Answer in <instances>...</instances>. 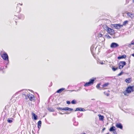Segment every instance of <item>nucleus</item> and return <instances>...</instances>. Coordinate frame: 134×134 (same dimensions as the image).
<instances>
[{"instance_id":"f257e3e1","label":"nucleus","mask_w":134,"mask_h":134,"mask_svg":"<svg viewBox=\"0 0 134 134\" xmlns=\"http://www.w3.org/2000/svg\"><path fill=\"white\" fill-rule=\"evenodd\" d=\"M1 57L3 59L6 61V62L5 63L6 64V65H8L9 63V57L7 53L5 52L1 55Z\"/></svg>"},{"instance_id":"f03ea898","label":"nucleus","mask_w":134,"mask_h":134,"mask_svg":"<svg viewBox=\"0 0 134 134\" xmlns=\"http://www.w3.org/2000/svg\"><path fill=\"white\" fill-rule=\"evenodd\" d=\"M122 26V25L120 24H111L110 25V27L112 28H115L118 29H120Z\"/></svg>"},{"instance_id":"7ed1b4c3","label":"nucleus","mask_w":134,"mask_h":134,"mask_svg":"<svg viewBox=\"0 0 134 134\" xmlns=\"http://www.w3.org/2000/svg\"><path fill=\"white\" fill-rule=\"evenodd\" d=\"M134 86H128L126 88V91L128 93H130L134 91Z\"/></svg>"},{"instance_id":"20e7f679","label":"nucleus","mask_w":134,"mask_h":134,"mask_svg":"<svg viewBox=\"0 0 134 134\" xmlns=\"http://www.w3.org/2000/svg\"><path fill=\"white\" fill-rule=\"evenodd\" d=\"M126 63L125 61H120L119 65V68L120 69H122L124 66L126 65Z\"/></svg>"},{"instance_id":"39448f33","label":"nucleus","mask_w":134,"mask_h":134,"mask_svg":"<svg viewBox=\"0 0 134 134\" xmlns=\"http://www.w3.org/2000/svg\"><path fill=\"white\" fill-rule=\"evenodd\" d=\"M119 46V44L115 42H112L111 43L110 45V47L111 48H116Z\"/></svg>"},{"instance_id":"423d86ee","label":"nucleus","mask_w":134,"mask_h":134,"mask_svg":"<svg viewBox=\"0 0 134 134\" xmlns=\"http://www.w3.org/2000/svg\"><path fill=\"white\" fill-rule=\"evenodd\" d=\"M107 31L109 34L111 35H113L115 34L114 30L109 27L108 28Z\"/></svg>"},{"instance_id":"0eeeda50","label":"nucleus","mask_w":134,"mask_h":134,"mask_svg":"<svg viewBox=\"0 0 134 134\" xmlns=\"http://www.w3.org/2000/svg\"><path fill=\"white\" fill-rule=\"evenodd\" d=\"M116 127L118 128L122 129H123V126L122 124L119 122L116 123L115 125Z\"/></svg>"},{"instance_id":"6e6552de","label":"nucleus","mask_w":134,"mask_h":134,"mask_svg":"<svg viewBox=\"0 0 134 134\" xmlns=\"http://www.w3.org/2000/svg\"><path fill=\"white\" fill-rule=\"evenodd\" d=\"M86 110H85L84 108L81 107H78L76 108V109L75 110V111H84Z\"/></svg>"},{"instance_id":"1a4fd4ad","label":"nucleus","mask_w":134,"mask_h":134,"mask_svg":"<svg viewBox=\"0 0 134 134\" xmlns=\"http://www.w3.org/2000/svg\"><path fill=\"white\" fill-rule=\"evenodd\" d=\"M32 118L34 120H36L38 119V116L33 112H32Z\"/></svg>"},{"instance_id":"9d476101","label":"nucleus","mask_w":134,"mask_h":134,"mask_svg":"<svg viewBox=\"0 0 134 134\" xmlns=\"http://www.w3.org/2000/svg\"><path fill=\"white\" fill-rule=\"evenodd\" d=\"M96 80V77H93L90 80L89 82L91 85H92L94 84V81Z\"/></svg>"},{"instance_id":"9b49d317","label":"nucleus","mask_w":134,"mask_h":134,"mask_svg":"<svg viewBox=\"0 0 134 134\" xmlns=\"http://www.w3.org/2000/svg\"><path fill=\"white\" fill-rule=\"evenodd\" d=\"M63 110L64 111H73V109L72 108H69L68 107H65L63 108Z\"/></svg>"},{"instance_id":"f8f14e48","label":"nucleus","mask_w":134,"mask_h":134,"mask_svg":"<svg viewBox=\"0 0 134 134\" xmlns=\"http://www.w3.org/2000/svg\"><path fill=\"white\" fill-rule=\"evenodd\" d=\"M126 57V56L125 54H124L123 55L119 56L117 57V58L118 59H122L125 58Z\"/></svg>"},{"instance_id":"ddd939ff","label":"nucleus","mask_w":134,"mask_h":134,"mask_svg":"<svg viewBox=\"0 0 134 134\" xmlns=\"http://www.w3.org/2000/svg\"><path fill=\"white\" fill-rule=\"evenodd\" d=\"M132 79L131 78H129L125 79V81L127 83H130L132 81Z\"/></svg>"},{"instance_id":"4468645a","label":"nucleus","mask_w":134,"mask_h":134,"mask_svg":"<svg viewBox=\"0 0 134 134\" xmlns=\"http://www.w3.org/2000/svg\"><path fill=\"white\" fill-rule=\"evenodd\" d=\"M94 48V44L92 45L91 47L90 48V50L91 53L92 55L94 54V52H93V50Z\"/></svg>"},{"instance_id":"2eb2a0df","label":"nucleus","mask_w":134,"mask_h":134,"mask_svg":"<svg viewBox=\"0 0 134 134\" xmlns=\"http://www.w3.org/2000/svg\"><path fill=\"white\" fill-rule=\"evenodd\" d=\"M25 18V16L24 15L22 14H20L18 16V18L19 19H21L22 20H23Z\"/></svg>"},{"instance_id":"dca6fc26","label":"nucleus","mask_w":134,"mask_h":134,"mask_svg":"<svg viewBox=\"0 0 134 134\" xmlns=\"http://www.w3.org/2000/svg\"><path fill=\"white\" fill-rule=\"evenodd\" d=\"M65 90V88H61L59 90H58L56 92L58 93H60L62 92L63 90Z\"/></svg>"},{"instance_id":"f3484780","label":"nucleus","mask_w":134,"mask_h":134,"mask_svg":"<svg viewBox=\"0 0 134 134\" xmlns=\"http://www.w3.org/2000/svg\"><path fill=\"white\" fill-rule=\"evenodd\" d=\"M116 129L115 127L113 126L112 127H110V128L109 129V131L110 132H113L114 131H115L116 130Z\"/></svg>"},{"instance_id":"a211bd4d","label":"nucleus","mask_w":134,"mask_h":134,"mask_svg":"<svg viewBox=\"0 0 134 134\" xmlns=\"http://www.w3.org/2000/svg\"><path fill=\"white\" fill-rule=\"evenodd\" d=\"M127 14L128 16L130 17L131 18H132L133 16V14H132L131 13L129 12L127 13Z\"/></svg>"},{"instance_id":"6ab92c4d","label":"nucleus","mask_w":134,"mask_h":134,"mask_svg":"<svg viewBox=\"0 0 134 134\" xmlns=\"http://www.w3.org/2000/svg\"><path fill=\"white\" fill-rule=\"evenodd\" d=\"M29 98L30 100L31 101H32L33 100V98L34 97L33 95L31 94L30 95V94H29V96H27Z\"/></svg>"},{"instance_id":"aec40b11","label":"nucleus","mask_w":134,"mask_h":134,"mask_svg":"<svg viewBox=\"0 0 134 134\" xmlns=\"http://www.w3.org/2000/svg\"><path fill=\"white\" fill-rule=\"evenodd\" d=\"M13 118H9L7 119V121L9 123H12L13 122Z\"/></svg>"},{"instance_id":"412c9836","label":"nucleus","mask_w":134,"mask_h":134,"mask_svg":"<svg viewBox=\"0 0 134 134\" xmlns=\"http://www.w3.org/2000/svg\"><path fill=\"white\" fill-rule=\"evenodd\" d=\"M47 109L50 112H54L55 111L54 110L52 107H48Z\"/></svg>"},{"instance_id":"4be33fe9","label":"nucleus","mask_w":134,"mask_h":134,"mask_svg":"<svg viewBox=\"0 0 134 134\" xmlns=\"http://www.w3.org/2000/svg\"><path fill=\"white\" fill-rule=\"evenodd\" d=\"M99 115H98L99 117V120H100L103 121L104 119V116L103 115H101L100 114H99Z\"/></svg>"},{"instance_id":"5701e85b","label":"nucleus","mask_w":134,"mask_h":134,"mask_svg":"<svg viewBox=\"0 0 134 134\" xmlns=\"http://www.w3.org/2000/svg\"><path fill=\"white\" fill-rule=\"evenodd\" d=\"M103 27L104 28V29L105 30H106L107 31V30L108 29V28H109V27H108L106 25H104L103 26Z\"/></svg>"},{"instance_id":"b1692460","label":"nucleus","mask_w":134,"mask_h":134,"mask_svg":"<svg viewBox=\"0 0 134 134\" xmlns=\"http://www.w3.org/2000/svg\"><path fill=\"white\" fill-rule=\"evenodd\" d=\"M91 85L90 84L89 81L87 82H86L85 83V84L84 85V86L85 87Z\"/></svg>"},{"instance_id":"393cba45","label":"nucleus","mask_w":134,"mask_h":134,"mask_svg":"<svg viewBox=\"0 0 134 134\" xmlns=\"http://www.w3.org/2000/svg\"><path fill=\"white\" fill-rule=\"evenodd\" d=\"M111 68H112V70L113 71H116L118 69V67L115 68V66H112Z\"/></svg>"},{"instance_id":"a878e982","label":"nucleus","mask_w":134,"mask_h":134,"mask_svg":"<svg viewBox=\"0 0 134 134\" xmlns=\"http://www.w3.org/2000/svg\"><path fill=\"white\" fill-rule=\"evenodd\" d=\"M109 85V83L108 82L105 83H104L102 85V86L103 87H104L107 86L108 85Z\"/></svg>"},{"instance_id":"bb28decb","label":"nucleus","mask_w":134,"mask_h":134,"mask_svg":"<svg viewBox=\"0 0 134 134\" xmlns=\"http://www.w3.org/2000/svg\"><path fill=\"white\" fill-rule=\"evenodd\" d=\"M77 117L78 118H79L81 117L82 116V113L80 114V112H79L77 113Z\"/></svg>"},{"instance_id":"cd10ccee","label":"nucleus","mask_w":134,"mask_h":134,"mask_svg":"<svg viewBox=\"0 0 134 134\" xmlns=\"http://www.w3.org/2000/svg\"><path fill=\"white\" fill-rule=\"evenodd\" d=\"M23 97H24L25 96V99H27V96H28V94L27 93H26V94H23Z\"/></svg>"},{"instance_id":"c85d7f7f","label":"nucleus","mask_w":134,"mask_h":134,"mask_svg":"<svg viewBox=\"0 0 134 134\" xmlns=\"http://www.w3.org/2000/svg\"><path fill=\"white\" fill-rule=\"evenodd\" d=\"M71 103L72 104H75L76 103V101L75 100H73L71 102Z\"/></svg>"},{"instance_id":"c756f323","label":"nucleus","mask_w":134,"mask_h":134,"mask_svg":"<svg viewBox=\"0 0 134 134\" xmlns=\"http://www.w3.org/2000/svg\"><path fill=\"white\" fill-rule=\"evenodd\" d=\"M100 85L101 84L100 83H99L97 85V86H96V87L97 89H99Z\"/></svg>"},{"instance_id":"7c9ffc66","label":"nucleus","mask_w":134,"mask_h":134,"mask_svg":"<svg viewBox=\"0 0 134 134\" xmlns=\"http://www.w3.org/2000/svg\"><path fill=\"white\" fill-rule=\"evenodd\" d=\"M17 9H19V10H17V11L18 12H20L21 11V8L17 6L16 7Z\"/></svg>"},{"instance_id":"2f4dec72","label":"nucleus","mask_w":134,"mask_h":134,"mask_svg":"<svg viewBox=\"0 0 134 134\" xmlns=\"http://www.w3.org/2000/svg\"><path fill=\"white\" fill-rule=\"evenodd\" d=\"M128 22V21L127 20H126L124 21L123 23V24L122 25V26L123 25H125L126 24H127Z\"/></svg>"},{"instance_id":"473e14b6","label":"nucleus","mask_w":134,"mask_h":134,"mask_svg":"<svg viewBox=\"0 0 134 134\" xmlns=\"http://www.w3.org/2000/svg\"><path fill=\"white\" fill-rule=\"evenodd\" d=\"M78 124V122L75 121L73 123V125L75 126H77Z\"/></svg>"},{"instance_id":"72a5a7b5","label":"nucleus","mask_w":134,"mask_h":134,"mask_svg":"<svg viewBox=\"0 0 134 134\" xmlns=\"http://www.w3.org/2000/svg\"><path fill=\"white\" fill-rule=\"evenodd\" d=\"M123 73H124L122 71H121V72L118 75V76H120L122 75Z\"/></svg>"},{"instance_id":"f704fd0d","label":"nucleus","mask_w":134,"mask_h":134,"mask_svg":"<svg viewBox=\"0 0 134 134\" xmlns=\"http://www.w3.org/2000/svg\"><path fill=\"white\" fill-rule=\"evenodd\" d=\"M42 124V122L41 121L39 120L38 121L37 123V125H41Z\"/></svg>"},{"instance_id":"c9c22d12","label":"nucleus","mask_w":134,"mask_h":134,"mask_svg":"<svg viewBox=\"0 0 134 134\" xmlns=\"http://www.w3.org/2000/svg\"><path fill=\"white\" fill-rule=\"evenodd\" d=\"M56 109H57L59 110H63V108H60V107H57L56 108Z\"/></svg>"},{"instance_id":"e433bc0d","label":"nucleus","mask_w":134,"mask_h":134,"mask_svg":"<svg viewBox=\"0 0 134 134\" xmlns=\"http://www.w3.org/2000/svg\"><path fill=\"white\" fill-rule=\"evenodd\" d=\"M53 98H52L51 97H50L49 98V102L50 101V100H51L52 101L53 100Z\"/></svg>"},{"instance_id":"4c0bfd02","label":"nucleus","mask_w":134,"mask_h":134,"mask_svg":"<svg viewBox=\"0 0 134 134\" xmlns=\"http://www.w3.org/2000/svg\"><path fill=\"white\" fill-rule=\"evenodd\" d=\"M123 92L125 95H126L127 94V92L126 91V90L124 92Z\"/></svg>"},{"instance_id":"58836bf2","label":"nucleus","mask_w":134,"mask_h":134,"mask_svg":"<svg viewBox=\"0 0 134 134\" xmlns=\"http://www.w3.org/2000/svg\"><path fill=\"white\" fill-rule=\"evenodd\" d=\"M66 103L68 104H70L71 103L70 101L68 100H67L66 101Z\"/></svg>"},{"instance_id":"ea45409f","label":"nucleus","mask_w":134,"mask_h":134,"mask_svg":"<svg viewBox=\"0 0 134 134\" xmlns=\"http://www.w3.org/2000/svg\"><path fill=\"white\" fill-rule=\"evenodd\" d=\"M41 125H37L38 128V131H39L41 127Z\"/></svg>"},{"instance_id":"a19ab883","label":"nucleus","mask_w":134,"mask_h":134,"mask_svg":"<svg viewBox=\"0 0 134 134\" xmlns=\"http://www.w3.org/2000/svg\"><path fill=\"white\" fill-rule=\"evenodd\" d=\"M130 44L134 45V40H133L131 41Z\"/></svg>"},{"instance_id":"79ce46f5","label":"nucleus","mask_w":134,"mask_h":134,"mask_svg":"<svg viewBox=\"0 0 134 134\" xmlns=\"http://www.w3.org/2000/svg\"><path fill=\"white\" fill-rule=\"evenodd\" d=\"M105 93V92H104V94L105 95H107V96H109V95H110V94H109V93Z\"/></svg>"},{"instance_id":"37998d69","label":"nucleus","mask_w":134,"mask_h":134,"mask_svg":"<svg viewBox=\"0 0 134 134\" xmlns=\"http://www.w3.org/2000/svg\"><path fill=\"white\" fill-rule=\"evenodd\" d=\"M113 133L114 134H117V133L116 132V131L115 130V131H114L113 132Z\"/></svg>"},{"instance_id":"c03bdc74","label":"nucleus","mask_w":134,"mask_h":134,"mask_svg":"<svg viewBox=\"0 0 134 134\" xmlns=\"http://www.w3.org/2000/svg\"><path fill=\"white\" fill-rule=\"evenodd\" d=\"M52 82H51L50 83V85L49 86V87H51V86H52Z\"/></svg>"},{"instance_id":"a18cd8bd","label":"nucleus","mask_w":134,"mask_h":134,"mask_svg":"<svg viewBox=\"0 0 134 134\" xmlns=\"http://www.w3.org/2000/svg\"><path fill=\"white\" fill-rule=\"evenodd\" d=\"M105 127L103 128V129H102V131H103L104 130H105Z\"/></svg>"},{"instance_id":"49530a36","label":"nucleus","mask_w":134,"mask_h":134,"mask_svg":"<svg viewBox=\"0 0 134 134\" xmlns=\"http://www.w3.org/2000/svg\"><path fill=\"white\" fill-rule=\"evenodd\" d=\"M57 113H54L53 114V115H57Z\"/></svg>"},{"instance_id":"de8ad7c7","label":"nucleus","mask_w":134,"mask_h":134,"mask_svg":"<svg viewBox=\"0 0 134 134\" xmlns=\"http://www.w3.org/2000/svg\"><path fill=\"white\" fill-rule=\"evenodd\" d=\"M107 37H108V38H111V37L110 36H109V35H108V36H107Z\"/></svg>"},{"instance_id":"09e8293b","label":"nucleus","mask_w":134,"mask_h":134,"mask_svg":"<svg viewBox=\"0 0 134 134\" xmlns=\"http://www.w3.org/2000/svg\"><path fill=\"white\" fill-rule=\"evenodd\" d=\"M100 64H101L102 65H103L104 64V63L103 62H101L100 63Z\"/></svg>"},{"instance_id":"8fccbe9b","label":"nucleus","mask_w":134,"mask_h":134,"mask_svg":"<svg viewBox=\"0 0 134 134\" xmlns=\"http://www.w3.org/2000/svg\"><path fill=\"white\" fill-rule=\"evenodd\" d=\"M131 55L133 57H134V53L132 54Z\"/></svg>"},{"instance_id":"3c124183","label":"nucleus","mask_w":134,"mask_h":134,"mask_svg":"<svg viewBox=\"0 0 134 134\" xmlns=\"http://www.w3.org/2000/svg\"><path fill=\"white\" fill-rule=\"evenodd\" d=\"M132 44H130V43L129 44V45L128 46H130Z\"/></svg>"},{"instance_id":"603ef678","label":"nucleus","mask_w":134,"mask_h":134,"mask_svg":"<svg viewBox=\"0 0 134 134\" xmlns=\"http://www.w3.org/2000/svg\"><path fill=\"white\" fill-rule=\"evenodd\" d=\"M59 114H63V113H59Z\"/></svg>"},{"instance_id":"864d4df0","label":"nucleus","mask_w":134,"mask_h":134,"mask_svg":"<svg viewBox=\"0 0 134 134\" xmlns=\"http://www.w3.org/2000/svg\"><path fill=\"white\" fill-rule=\"evenodd\" d=\"M81 134H86V133L85 132H83L82 133H81Z\"/></svg>"},{"instance_id":"5fc2aeb1","label":"nucleus","mask_w":134,"mask_h":134,"mask_svg":"<svg viewBox=\"0 0 134 134\" xmlns=\"http://www.w3.org/2000/svg\"><path fill=\"white\" fill-rule=\"evenodd\" d=\"M92 100H95V99H92Z\"/></svg>"},{"instance_id":"6e6d98bb","label":"nucleus","mask_w":134,"mask_h":134,"mask_svg":"<svg viewBox=\"0 0 134 134\" xmlns=\"http://www.w3.org/2000/svg\"><path fill=\"white\" fill-rule=\"evenodd\" d=\"M130 59H129V63H130Z\"/></svg>"},{"instance_id":"4d7b16f0","label":"nucleus","mask_w":134,"mask_h":134,"mask_svg":"<svg viewBox=\"0 0 134 134\" xmlns=\"http://www.w3.org/2000/svg\"><path fill=\"white\" fill-rule=\"evenodd\" d=\"M132 2L133 3H134V0H133V1H132Z\"/></svg>"},{"instance_id":"13d9d810","label":"nucleus","mask_w":134,"mask_h":134,"mask_svg":"<svg viewBox=\"0 0 134 134\" xmlns=\"http://www.w3.org/2000/svg\"><path fill=\"white\" fill-rule=\"evenodd\" d=\"M19 4H20L21 5H22V3L21 4H20V3Z\"/></svg>"},{"instance_id":"bf43d9fd","label":"nucleus","mask_w":134,"mask_h":134,"mask_svg":"<svg viewBox=\"0 0 134 134\" xmlns=\"http://www.w3.org/2000/svg\"><path fill=\"white\" fill-rule=\"evenodd\" d=\"M69 113H66L65 114H69Z\"/></svg>"},{"instance_id":"052dcab7","label":"nucleus","mask_w":134,"mask_h":134,"mask_svg":"<svg viewBox=\"0 0 134 134\" xmlns=\"http://www.w3.org/2000/svg\"><path fill=\"white\" fill-rule=\"evenodd\" d=\"M106 134H109V133H107Z\"/></svg>"},{"instance_id":"680f3d73","label":"nucleus","mask_w":134,"mask_h":134,"mask_svg":"<svg viewBox=\"0 0 134 134\" xmlns=\"http://www.w3.org/2000/svg\"><path fill=\"white\" fill-rule=\"evenodd\" d=\"M132 114L133 115H134V114H133V113H132Z\"/></svg>"},{"instance_id":"e2e57ef3","label":"nucleus","mask_w":134,"mask_h":134,"mask_svg":"<svg viewBox=\"0 0 134 134\" xmlns=\"http://www.w3.org/2000/svg\"><path fill=\"white\" fill-rule=\"evenodd\" d=\"M132 114L133 115H134V114H133V113H132Z\"/></svg>"},{"instance_id":"0e129e2a","label":"nucleus","mask_w":134,"mask_h":134,"mask_svg":"<svg viewBox=\"0 0 134 134\" xmlns=\"http://www.w3.org/2000/svg\"><path fill=\"white\" fill-rule=\"evenodd\" d=\"M32 132L33 133H34V131H32Z\"/></svg>"},{"instance_id":"69168bd1","label":"nucleus","mask_w":134,"mask_h":134,"mask_svg":"<svg viewBox=\"0 0 134 134\" xmlns=\"http://www.w3.org/2000/svg\"><path fill=\"white\" fill-rule=\"evenodd\" d=\"M5 67L7 68V66H5Z\"/></svg>"},{"instance_id":"338daca9","label":"nucleus","mask_w":134,"mask_h":134,"mask_svg":"<svg viewBox=\"0 0 134 134\" xmlns=\"http://www.w3.org/2000/svg\"><path fill=\"white\" fill-rule=\"evenodd\" d=\"M68 90H65V91H68Z\"/></svg>"}]
</instances>
